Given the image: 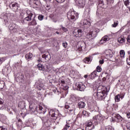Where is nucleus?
Returning <instances> with one entry per match:
<instances>
[{
  "mask_svg": "<svg viewBox=\"0 0 130 130\" xmlns=\"http://www.w3.org/2000/svg\"><path fill=\"white\" fill-rule=\"evenodd\" d=\"M3 104H4V100L0 99V110L3 109Z\"/></svg>",
  "mask_w": 130,
  "mask_h": 130,
  "instance_id": "32",
  "label": "nucleus"
},
{
  "mask_svg": "<svg viewBox=\"0 0 130 130\" xmlns=\"http://www.w3.org/2000/svg\"><path fill=\"white\" fill-rule=\"evenodd\" d=\"M92 61V57H87L84 59L85 63H90Z\"/></svg>",
  "mask_w": 130,
  "mask_h": 130,
  "instance_id": "18",
  "label": "nucleus"
},
{
  "mask_svg": "<svg viewBox=\"0 0 130 130\" xmlns=\"http://www.w3.org/2000/svg\"><path fill=\"white\" fill-rule=\"evenodd\" d=\"M85 2L86 0H79L78 3V7H80V8H84Z\"/></svg>",
  "mask_w": 130,
  "mask_h": 130,
  "instance_id": "16",
  "label": "nucleus"
},
{
  "mask_svg": "<svg viewBox=\"0 0 130 130\" xmlns=\"http://www.w3.org/2000/svg\"><path fill=\"white\" fill-rule=\"evenodd\" d=\"M110 38L108 36H105L103 37L102 39L100 41V44H104V43H106L107 41H109Z\"/></svg>",
  "mask_w": 130,
  "mask_h": 130,
  "instance_id": "14",
  "label": "nucleus"
},
{
  "mask_svg": "<svg viewBox=\"0 0 130 130\" xmlns=\"http://www.w3.org/2000/svg\"><path fill=\"white\" fill-rule=\"evenodd\" d=\"M47 2H51V0H45Z\"/></svg>",
  "mask_w": 130,
  "mask_h": 130,
  "instance_id": "61",
  "label": "nucleus"
},
{
  "mask_svg": "<svg viewBox=\"0 0 130 130\" xmlns=\"http://www.w3.org/2000/svg\"><path fill=\"white\" fill-rule=\"evenodd\" d=\"M5 60L6 58L5 57L0 58V64H2Z\"/></svg>",
  "mask_w": 130,
  "mask_h": 130,
  "instance_id": "38",
  "label": "nucleus"
},
{
  "mask_svg": "<svg viewBox=\"0 0 130 130\" xmlns=\"http://www.w3.org/2000/svg\"><path fill=\"white\" fill-rule=\"evenodd\" d=\"M86 37H87V38H88V39H89V38H92V37H93L92 36V34H91V32H90V31H89V32L87 34Z\"/></svg>",
  "mask_w": 130,
  "mask_h": 130,
  "instance_id": "37",
  "label": "nucleus"
},
{
  "mask_svg": "<svg viewBox=\"0 0 130 130\" xmlns=\"http://www.w3.org/2000/svg\"><path fill=\"white\" fill-rule=\"evenodd\" d=\"M61 84H66V81L64 80H61Z\"/></svg>",
  "mask_w": 130,
  "mask_h": 130,
  "instance_id": "56",
  "label": "nucleus"
},
{
  "mask_svg": "<svg viewBox=\"0 0 130 130\" xmlns=\"http://www.w3.org/2000/svg\"><path fill=\"white\" fill-rule=\"evenodd\" d=\"M126 117H127V118H130V112H126Z\"/></svg>",
  "mask_w": 130,
  "mask_h": 130,
  "instance_id": "49",
  "label": "nucleus"
},
{
  "mask_svg": "<svg viewBox=\"0 0 130 130\" xmlns=\"http://www.w3.org/2000/svg\"><path fill=\"white\" fill-rule=\"evenodd\" d=\"M70 127H71V125H70V124H67L62 130H68L69 129V128H70Z\"/></svg>",
  "mask_w": 130,
  "mask_h": 130,
  "instance_id": "34",
  "label": "nucleus"
},
{
  "mask_svg": "<svg viewBox=\"0 0 130 130\" xmlns=\"http://www.w3.org/2000/svg\"><path fill=\"white\" fill-rule=\"evenodd\" d=\"M123 2L126 7H130V0H123Z\"/></svg>",
  "mask_w": 130,
  "mask_h": 130,
  "instance_id": "25",
  "label": "nucleus"
},
{
  "mask_svg": "<svg viewBox=\"0 0 130 130\" xmlns=\"http://www.w3.org/2000/svg\"><path fill=\"white\" fill-rule=\"evenodd\" d=\"M67 17L69 20H72V22H75L79 18V14L74 11L70 10L68 13Z\"/></svg>",
  "mask_w": 130,
  "mask_h": 130,
  "instance_id": "3",
  "label": "nucleus"
},
{
  "mask_svg": "<svg viewBox=\"0 0 130 130\" xmlns=\"http://www.w3.org/2000/svg\"><path fill=\"white\" fill-rule=\"evenodd\" d=\"M56 34H57V35H59V34H60V33H59L58 31H56Z\"/></svg>",
  "mask_w": 130,
  "mask_h": 130,
  "instance_id": "58",
  "label": "nucleus"
},
{
  "mask_svg": "<svg viewBox=\"0 0 130 130\" xmlns=\"http://www.w3.org/2000/svg\"><path fill=\"white\" fill-rule=\"evenodd\" d=\"M108 129L109 130H114V128H113L112 126H109L108 127Z\"/></svg>",
  "mask_w": 130,
  "mask_h": 130,
  "instance_id": "52",
  "label": "nucleus"
},
{
  "mask_svg": "<svg viewBox=\"0 0 130 130\" xmlns=\"http://www.w3.org/2000/svg\"><path fill=\"white\" fill-rule=\"evenodd\" d=\"M56 63H57V62H53V64H56Z\"/></svg>",
  "mask_w": 130,
  "mask_h": 130,
  "instance_id": "60",
  "label": "nucleus"
},
{
  "mask_svg": "<svg viewBox=\"0 0 130 130\" xmlns=\"http://www.w3.org/2000/svg\"><path fill=\"white\" fill-rule=\"evenodd\" d=\"M38 69H39V71H42L43 72L45 71V68L44 66H43L42 64L39 63L37 65Z\"/></svg>",
  "mask_w": 130,
  "mask_h": 130,
  "instance_id": "21",
  "label": "nucleus"
},
{
  "mask_svg": "<svg viewBox=\"0 0 130 130\" xmlns=\"http://www.w3.org/2000/svg\"><path fill=\"white\" fill-rule=\"evenodd\" d=\"M118 25V20H115L114 21V24H112L111 26L113 28H115L117 27Z\"/></svg>",
  "mask_w": 130,
  "mask_h": 130,
  "instance_id": "26",
  "label": "nucleus"
},
{
  "mask_svg": "<svg viewBox=\"0 0 130 130\" xmlns=\"http://www.w3.org/2000/svg\"><path fill=\"white\" fill-rule=\"evenodd\" d=\"M62 45L64 48H67V47H68V43H67V42H63Z\"/></svg>",
  "mask_w": 130,
  "mask_h": 130,
  "instance_id": "39",
  "label": "nucleus"
},
{
  "mask_svg": "<svg viewBox=\"0 0 130 130\" xmlns=\"http://www.w3.org/2000/svg\"><path fill=\"white\" fill-rule=\"evenodd\" d=\"M102 71V68H101V67H99V66H98L97 68H96V71L98 72V73H100Z\"/></svg>",
  "mask_w": 130,
  "mask_h": 130,
  "instance_id": "40",
  "label": "nucleus"
},
{
  "mask_svg": "<svg viewBox=\"0 0 130 130\" xmlns=\"http://www.w3.org/2000/svg\"><path fill=\"white\" fill-rule=\"evenodd\" d=\"M73 34L76 37H82V35H83V31L81 29H75L73 31Z\"/></svg>",
  "mask_w": 130,
  "mask_h": 130,
  "instance_id": "12",
  "label": "nucleus"
},
{
  "mask_svg": "<svg viewBox=\"0 0 130 130\" xmlns=\"http://www.w3.org/2000/svg\"><path fill=\"white\" fill-rule=\"evenodd\" d=\"M43 111V114L45 113L46 111Z\"/></svg>",
  "mask_w": 130,
  "mask_h": 130,
  "instance_id": "62",
  "label": "nucleus"
},
{
  "mask_svg": "<svg viewBox=\"0 0 130 130\" xmlns=\"http://www.w3.org/2000/svg\"><path fill=\"white\" fill-rule=\"evenodd\" d=\"M120 95L119 94H118L117 96L115 97V100L116 102H119L120 101Z\"/></svg>",
  "mask_w": 130,
  "mask_h": 130,
  "instance_id": "29",
  "label": "nucleus"
},
{
  "mask_svg": "<svg viewBox=\"0 0 130 130\" xmlns=\"http://www.w3.org/2000/svg\"><path fill=\"white\" fill-rule=\"evenodd\" d=\"M61 27L62 28V30L64 31V32H68V29L65 27L62 26V25H61Z\"/></svg>",
  "mask_w": 130,
  "mask_h": 130,
  "instance_id": "44",
  "label": "nucleus"
},
{
  "mask_svg": "<svg viewBox=\"0 0 130 130\" xmlns=\"http://www.w3.org/2000/svg\"><path fill=\"white\" fill-rule=\"evenodd\" d=\"M80 45L79 46L78 49L80 51H84L86 49V43L85 42H79Z\"/></svg>",
  "mask_w": 130,
  "mask_h": 130,
  "instance_id": "13",
  "label": "nucleus"
},
{
  "mask_svg": "<svg viewBox=\"0 0 130 130\" xmlns=\"http://www.w3.org/2000/svg\"><path fill=\"white\" fill-rule=\"evenodd\" d=\"M18 121H22V120L19 119V120H18Z\"/></svg>",
  "mask_w": 130,
  "mask_h": 130,
  "instance_id": "64",
  "label": "nucleus"
},
{
  "mask_svg": "<svg viewBox=\"0 0 130 130\" xmlns=\"http://www.w3.org/2000/svg\"><path fill=\"white\" fill-rule=\"evenodd\" d=\"M93 120L98 123H102L103 122V118L101 115H96L93 117Z\"/></svg>",
  "mask_w": 130,
  "mask_h": 130,
  "instance_id": "9",
  "label": "nucleus"
},
{
  "mask_svg": "<svg viewBox=\"0 0 130 130\" xmlns=\"http://www.w3.org/2000/svg\"><path fill=\"white\" fill-rule=\"evenodd\" d=\"M9 30L11 33H18L20 31V26L16 24H12L9 26Z\"/></svg>",
  "mask_w": 130,
  "mask_h": 130,
  "instance_id": "4",
  "label": "nucleus"
},
{
  "mask_svg": "<svg viewBox=\"0 0 130 130\" xmlns=\"http://www.w3.org/2000/svg\"><path fill=\"white\" fill-rule=\"evenodd\" d=\"M0 130H6V128L4 126L0 127Z\"/></svg>",
  "mask_w": 130,
  "mask_h": 130,
  "instance_id": "54",
  "label": "nucleus"
},
{
  "mask_svg": "<svg viewBox=\"0 0 130 130\" xmlns=\"http://www.w3.org/2000/svg\"><path fill=\"white\" fill-rule=\"evenodd\" d=\"M53 92H54V93H55L56 92V90H54Z\"/></svg>",
  "mask_w": 130,
  "mask_h": 130,
  "instance_id": "63",
  "label": "nucleus"
},
{
  "mask_svg": "<svg viewBox=\"0 0 130 130\" xmlns=\"http://www.w3.org/2000/svg\"><path fill=\"white\" fill-rule=\"evenodd\" d=\"M83 115H85V116H87V115H88V112H87L86 111H83Z\"/></svg>",
  "mask_w": 130,
  "mask_h": 130,
  "instance_id": "46",
  "label": "nucleus"
},
{
  "mask_svg": "<svg viewBox=\"0 0 130 130\" xmlns=\"http://www.w3.org/2000/svg\"><path fill=\"white\" fill-rule=\"evenodd\" d=\"M100 64H103L104 63V60L102 59L99 61Z\"/></svg>",
  "mask_w": 130,
  "mask_h": 130,
  "instance_id": "48",
  "label": "nucleus"
},
{
  "mask_svg": "<svg viewBox=\"0 0 130 130\" xmlns=\"http://www.w3.org/2000/svg\"><path fill=\"white\" fill-rule=\"evenodd\" d=\"M55 1L57 2V3H63V2H64V1H65L66 0H55Z\"/></svg>",
  "mask_w": 130,
  "mask_h": 130,
  "instance_id": "47",
  "label": "nucleus"
},
{
  "mask_svg": "<svg viewBox=\"0 0 130 130\" xmlns=\"http://www.w3.org/2000/svg\"><path fill=\"white\" fill-rule=\"evenodd\" d=\"M125 40L123 38H119L118 39V42L120 43V44H123L124 43Z\"/></svg>",
  "mask_w": 130,
  "mask_h": 130,
  "instance_id": "23",
  "label": "nucleus"
},
{
  "mask_svg": "<svg viewBox=\"0 0 130 130\" xmlns=\"http://www.w3.org/2000/svg\"><path fill=\"white\" fill-rule=\"evenodd\" d=\"M28 100L30 102H35V98L34 97V96H30V99Z\"/></svg>",
  "mask_w": 130,
  "mask_h": 130,
  "instance_id": "35",
  "label": "nucleus"
},
{
  "mask_svg": "<svg viewBox=\"0 0 130 130\" xmlns=\"http://www.w3.org/2000/svg\"><path fill=\"white\" fill-rule=\"evenodd\" d=\"M70 100L72 102H76V101H77V98L75 95H72L70 98Z\"/></svg>",
  "mask_w": 130,
  "mask_h": 130,
  "instance_id": "30",
  "label": "nucleus"
},
{
  "mask_svg": "<svg viewBox=\"0 0 130 130\" xmlns=\"http://www.w3.org/2000/svg\"><path fill=\"white\" fill-rule=\"evenodd\" d=\"M106 52H109V54H107V55H109L110 57H112V51L111 50H108Z\"/></svg>",
  "mask_w": 130,
  "mask_h": 130,
  "instance_id": "33",
  "label": "nucleus"
},
{
  "mask_svg": "<svg viewBox=\"0 0 130 130\" xmlns=\"http://www.w3.org/2000/svg\"><path fill=\"white\" fill-rule=\"evenodd\" d=\"M10 8L12 9L14 12L17 13L18 9L20 8V5L17 3H12L10 4Z\"/></svg>",
  "mask_w": 130,
  "mask_h": 130,
  "instance_id": "7",
  "label": "nucleus"
},
{
  "mask_svg": "<svg viewBox=\"0 0 130 130\" xmlns=\"http://www.w3.org/2000/svg\"><path fill=\"white\" fill-rule=\"evenodd\" d=\"M101 89H102V87L101 86H99L97 88V93H94L93 94L96 100H102L105 98V93Z\"/></svg>",
  "mask_w": 130,
  "mask_h": 130,
  "instance_id": "2",
  "label": "nucleus"
},
{
  "mask_svg": "<svg viewBox=\"0 0 130 130\" xmlns=\"http://www.w3.org/2000/svg\"><path fill=\"white\" fill-rule=\"evenodd\" d=\"M78 106L79 108H85L86 104L84 102H79L78 104Z\"/></svg>",
  "mask_w": 130,
  "mask_h": 130,
  "instance_id": "20",
  "label": "nucleus"
},
{
  "mask_svg": "<svg viewBox=\"0 0 130 130\" xmlns=\"http://www.w3.org/2000/svg\"><path fill=\"white\" fill-rule=\"evenodd\" d=\"M124 55H125V52L124 50H121L120 51V56L121 57H124Z\"/></svg>",
  "mask_w": 130,
  "mask_h": 130,
  "instance_id": "28",
  "label": "nucleus"
},
{
  "mask_svg": "<svg viewBox=\"0 0 130 130\" xmlns=\"http://www.w3.org/2000/svg\"><path fill=\"white\" fill-rule=\"evenodd\" d=\"M42 57L43 58H45V59L47 60V61H48V60H49V59L51 58V56H50V54L49 53V52H47L42 55Z\"/></svg>",
  "mask_w": 130,
  "mask_h": 130,
  "instance_id": "15",
  "label": "nucleus"
},
{
  "mask_svg": "<svg viewBox=\"0 0 130 130\" xmlns=\"http://www.w3.org/2000/svg\"><path fill=\"white\" fill-rule=\"evenodd\" d=\"M100 31V30L98 28H93L90 31L93 38H96L98 33H99Z\"/></svg>",
  "mask_w": 130,
  "mask_h": 130,
  "instance_id": "10",
  "label": "nucleus"
},
{
  "mask_svg": "<svg viewBox=\"0 0 130 130\" xmlns=\"http://www.w3.org/2000/svg\"><path fill=\"white\" fill-rule=\"evenodd\" d=\"M17 79H18V80H19V81H20V82L21 81H22V80H23L24 79V75L21 74L19 75L17 77Z\"/></svg>",
  "mask_w": 130,
  "mask_h": 130,
  "instance_id": "31",
  "label": "nucleus"
},
{
  "mask_svg": "<svg viewBox=\"0 0 130 130\" xmlns=\"http://www.w3.org/2000/svg\"><path fill=\"white\" fill-rule=\"evenodd\" d=\"M5 87V81L0 80V90L4 89Z\"/></svg>",
  "mask_w": 130,
  "mask_h": 130,
  "instance_id": "27",
  "label": "nucleus"
},
{
  "mask_svg": "<svg viewBox=\"0 0 130 130\" xmlns=\"http://www.w3.org/2000/svg\"><path fill=\"white\" fill-rule=\"evenodd\" d=\"M39 109H40V110H42V109H43L42 107L40 106Z\"/></svg>",
  "mask_w": 130,
  "mask_h": 130,
  "instance_id": "57",
  "label": "nucleus"
},
{
  "mask_svg": "<svg viewBox=\"0 0 130 130\" xmlns=\"http://www.w3.org/2000/svg\"><path fill=\"white\" fill-rule=\"evenodd\" d=\"M32 57H33V54H32V53H29L25 55L26 59H30Z\"/></svg>",
  "mask_w": 130,
  "mask_h": 130,
  "instance_id": "24",
  "label": "nucleus"
},
{
  "mask_svg": "<svg viewBox=\"0 0 130 130\" xmlns=\"http://www.w3.org/2000/svg\"><path fill=\"white\" fill-rule=\"evenodd\" d=\"M127 41L130 43V35H128L127 37Z\"/></svg>",
  "mask_w": 130,
  "mask_h": 130,
  "instance_id": "51",
  "label": "nucleus"
},
{
  "mask_svg": "<svg viewBox=\"0 0 130 130\" xmlns=\"http://www.w3.org/2000/svg\"><path fill=\"white\" fill-rule=\"evenodd\" d=\"M92 122H89L87 123L86 127V130H91L92 129Z\"/></svg>",
  "mask_w": 130,
  "mask_h": 130,
  "instance_id": "22",
  "label": "nucleus"
},
{
  "mask_svg": "<svg viewBox=\"0 0 130 130\" xmlns=\"http://www.w3.org/2000/svg\"><path fill=\"white\" fill-rule=\"evenodd\" d=\"M121 98V99H123L124 98V95H125V92H121L120 94H119Z\"/></svg>",
  "mask_w": 130,
  "mask_h": 130,
  "instance_id": "36",
  "label": "nucleus"
},
{
  "mask_svg": "<svg viewBox=\"0 0 130 130\" xmlns=\"http://www.w3.org/2000/svg\"><path fill=\"white\" fill-rule=\"evenodd\" d=\"M76 87L77 88V90L79 91H85V89H86V86L82 83H77Z\"/></svg>",
  "mask_w": 130,
  "mask_h": 130,
  "instance_id": "11",
  "label": "nucleus"
},
{
  "mask_svg": "<svg viewBox=\"0 0 130 130\" xmlns=\"http://www.w3.org/2000/svg\"><path fill=\"white\" fill-rule=\"evenodd\" d=\"M41 119L43 121H44V122H46V121H47V119H46V117H42Z\"/></svg>",
  "mask_w": 130,
  "mask_h": 130,
  "instance_id": "45",
  "label": "nucleus"
},
{
  "mask_svg": "<svg viewBox=\"0 0 130 130\" xmlns=\"http://www.w3.org/2000/svg\"><path fill=\"white\" fill-rule=\"evenodd\" d=\"M126 61L127 64L130 65V52L129 53V57L127 58Z\"/></svg>",
  "mask_w": 130,
  "mask_h": 130,
  "instance_id": "43",
  "label": "nucleus"
},
{
  "mask_svg": "<svg viewBox=\"0 0 130 130\" xmlns=\"http://www.w3.org/2000/svg\"><path fill=\"white\" fill-rule=\"evenodd\" d=\"M50 122H51L50 125H53V126H55L56 124H58V121L56 119H51Z\"/></svg>",
  "mask_w": 130,
  "mask_h": 130,
  "instance_id": "17",
  "label": "nucleus"
},
{
  "mask_svg": "<svg viewBox=\"0 0 130 130\" xmlns=\"http://www.w3.org/2000/svg\"><path fill=\"white\" fill-rule=\"evenodd\" d=\"M84 77V78H88V75H85Z\"/></svg>",
  "mask_w": 130,
  "mask_h": 130,
  "instance_id": "59",
  "label": "nucleus"
},
{
  "mask_svg": "<svg viewBox=\"0 0 130 130\" xmlns=\"http://www.w3.org/2000/svg\"><path fill=\"white\" fill-rule=\"evenodd\" d=\"M127 129L130 130V123H128L126 125Z\"/></svg>",
  "mask_w": 130,
  "mask_h": 130,
  "instance_id": "50",
  "label": "nucleus"
},
{
  "mask_svg": "<svg viewBox=\"0 0 130 130\" xmlns=\"http://www.w3.org/2000/svg\"><path fill=\"white\" fill-rule=\"evenodd\" d=\"M96 77H98V75H97V71H94L91 73L90 75V78L91 79H94L95 78H96Z\"/></svg>",
  "mask_w": 130,
  "mask_h": 130,
  "instance_id": "19",
  "label": "nucleus"
},
{
  "mask_svg": "<svg viewBox=\"0 0 130 130\" xmlns=\"http://www.w3.org/2000/svg\"><path fill=\"white\" fill-rule=\"evenodd\" d=\"M94 110H99V107L97 106L94 107Z\"/></svg>",
  "mask_w": 130,
  "mask_h": 130,
  "instance_id": "55",
  "label": "nucleus"
},
{
  "mask_svg": "<svg viewBox=\"0 0 130 130\" xmlns=\"http://www.w3.org/2000/svg\"><path fill=\"white\" fill-rule=\"evenodd\" d=\"M112 121L113 122H114V121H116V122H120L122 121V117L119 114H116V115L112 117Z\"/></svg>",
  "mask_w": 130,
  "mask_h": 130,
  "instance_id": "8",
  "label": "nucleus"
},
{
  "mask_svg": "<svg viewBox=\"0 0 130 130\" xmlns=\"http://www.w3.org/2000/svg\"><path fill=\"white\" fill-rule=\"evenodd\" d=\"M49 114L52 117L51 119H57V117L59 115V112L58 111L51 110L49 111Z\"/></svg>",
  "mask_w": 130,
  "mask_h": 130,
  "instance_id": "5",
  "label": "nucleus"
},
{
  "mask_svg": "<svg viewBox=\"0 0 130 130\" xmlns=\"http://www.w3.org/2000/svg\"><path fill=\"white\" fill-rule=\"evenodd\" d=\"M80 25L82 26L83 28L87 29L91 26V22L87 19H82L80 21Z\"/></svg>",
  "mask_w": 130,
  "mask_h": 130,
  "instance_id": "6",
  "label": "nucleus"
},
{
  "mask_svg": "<svg viewBox=\"0 0 130 130\" xmlns=\"http://www.w3.org/2000/svg\"><path fill=\"white\" fill-rule=\"evenodd\" d=\"M21 16L22 18H24L25 21H31L32 18L33 20L28 23L29 26H36V25H37V22L35 20V13L31 10H26L25 13L24 12H22L21 14Z\"/></svg>",
  "mask_w": 130,
  "mask_h": 130,
  "instance_id": "1",
  "label": "nucleus"
},
{
  "mask_svg": "<svg viewBox=\"0 0 130 130\" xmlns=\"http://www.w3.org/2000/svg\"><path fill=\"white\" fill-rule=\"evenodd\" d=\"M43 18H44V16L42 15H40L38 16V19L40 20V21H42V20H43Z\"/></svg>",
  "mask_w": 130,
  "mask_h": 130,
  "instance_id": "42",
  "label": "nucleus"
},
{
  "mask_svg": "<svg viewBox=\"0 0 130 130\" xmlns=\"http://www.w3.org/2000/svg\"><path fill=\"white\" fill-rule=\"evenodd\" d=\"M33 4L37 6V7H38V6H39V1H38V0L34 1Z\"/></svg>",
  "mask_w": 130,
  "mask_h": 130,
  "instance_id": "41",
  "label": "nucleus"
},
{
  "mask_svg": "<svg viewBox=\"0 0 130 130\" xmlns=\"http://www.w3.org/2000/svg\"><path fill=\"white\" fill-rule=\"evenodd\" d=\"M100 4H101L102 5H103V6H104V5H106L105 3H104V1L100 2Z\"/></svg>",
  "mask_w": 130,
  "mask_h": 130,
  "instance_id": "53",
  "label": "nucleus"
}]
</instances>
